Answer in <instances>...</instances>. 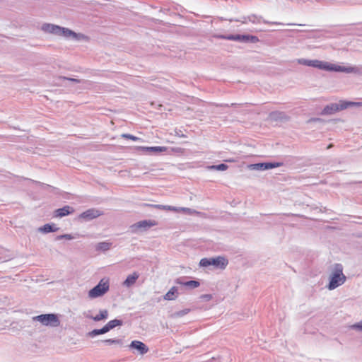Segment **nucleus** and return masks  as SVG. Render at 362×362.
Listing matches in <instances>:
<instances>
[{
	"instance_id": "obj_1",
	"label": "nucleus",
	"mask_w": 362,
	"mask_h": 362,
	"mask_svg": "<svg viewBox=\"0 0 362 362\" xmlns=\"http://www.w3.org/2000/svg\"><path fill=\"white\" fill-rule=\"evenodd\" d=\"M41 30L46 33L53 34L57 36H62L66 38H69L71 37H76V33L69 30V28H63L59 25L51 23L42 24Z\"/></svg>"
},
{
	"instance_id": "obj_2",
	"label": "nucleus",
	"mask_w": 362,
	"mask_h": 362,
	"mask_svg": "<svg viewBox=\"0 0 362 362\" xmlns=\"http://www.w3.org/2000/svg\"><path fill=\"white\" fill-rule=\"evenodd\" d=\"M346 277L343 274V267L341 264H335L334 271L329 276L327 288L334 290L346 281Z\"/></svg>"
},
{
	"instance_id": "obj_3",
	"label": "nucleus",
	"mask_w": 362,
	"mask_h": 362,
	"mask_svg": "<svg viewBox=\"0 0 362 362\" xmlns=\"http://www.w3.org/2000/svg\"><path fill=\"white\" fill-rule=\"evenodd\" d=\"M359 103L351 101L341 100L339 103H331L326 105L322 110L321 115H330L338 111L345 110L349 107L358 105Z\"/></svg>"
},
{
	"instance_id": "obj_4",
	"label": "nucleus",
	"mask_w": 362,
	"mask_h": 362,
	"mask_svg": "<svg viewBox=\"0 0 362 362\" xmlns=\"http://www.w3.org/2000/svg\"><path fill=\"white\" fill-rule=\"evenodd\" d=\"M33 321H37L45 326L57 327L60 325L58 315L54 313L42 314L33 317Z\"/></svg>"
},
{
	"instance_id": "obj_5",
	"label": "nucleus",
	"mask_w": 362,
	"mask_h": 362,
	"mask_svg": "<svg viewBox=\"0 0 362 362\" xmlns=\"http://www.w3.org/2000/svg\"><path fill=\"white\" fill-rule=\"evenodd\" d=\"M110 288L108 280L101 279L99 283L88 291V297L91 299L104 296Z\"/></svg>"
},
{
	"instance_id": "obj_6",
	"label": "nucleus",
	"mask_w": 362,
	"mask_h": 362,
	"mask_svg": "<svg viewBox=\"0 0 362 362\" xmlns=\"http://www.w3.org/2000/svg\"><path fill=\"white\" fill-rule=\"evenodd\" d=\"M325 70L336 72L362 74V67L343 66L328 62H327Z\"/></svg>"
},
{
	"instance_id": "obj_7",
	"label": "nucleus",
	"mask_w": 362,
	"mask_h": 362,
	"mask_svg": "<svg viewBox=\"0 0 362 362\" xmlns=\"http://www.w3.org/2000/svg\"><path fill=\"white\" fill-rule=\"evenodd\" d=\"M282 165L283 163L279 162H264L251 164L249 165V168L253 170L264 171Z\"/></svg>"
},
{
	"instance_id": "obj_8",
	"label": "nucleus",
	"mask_w": 362,
	"mask_h": 362,
	"mask_svg": "<svg viewBox=\"0 0 362 362\" xmlns=\"http://www.w3.org/2000/svg\"><path fill=\"white\" fill-rule=\"evenodd\" d=\"M156 224L157 223L154 220H143L133 224L131 228L132 232L145 231Z\"/></svg>"
},
{
	"instance_id": "obj_9",
	"label": "nucleus",
	"mask_w": 362,
	"mask_h": 362,
	"mask_svg": "<svg viewBox=\"0 0 362 362\" xmlns=\"http://www.w3.org/2000/svg\"><path fill=\"white\" fill-rule=\"evenodd\" d=\"M297 62L299 64L303 65V66L315 67V68H317L321 70H325V69H326L327 62H322L320 60H317V59L311 60V59L301 58V59H298L297 60Z\"/></svg>"
},
{
	"instance_id": "obj_10",
	"label": "nucleus",
	"mask_w": 362,
	"mask_h": 362,
	"mask_svg": "<svg viewBox=\"0 0 362 362\" xmlns=\"http://www.w3.org/2000/svg\"><path fill=\"white\" fill-rule=\"evenodd\" d=\"M136 148L138 151L147 154H158L168 150L165 146H136Z\"/></svg>"
},
{
	"instance_id": "obj_11",
	"label": "nucleus",
	"mask_w": 362,
	"mask_h": 362,
	"mask_svg": "<svg viewBox=\"0 0 362 362\" xmlns=\"http://www.w3.org/2000/svg\"><path fill=\"white\" fill-rule=\"evenodd\" d=\"M103 213L100 210L92 208L81 213L79 215L78 218L83 219L86 221H89L99 217Z\"/></svg>"
},
{
	"instance_id": "obj_12",
	"label": "nucleus",
	"mask_w": 362,
	"mask_h": 362,
	"mask_svg": "<svg viewBox=\"0 0 362 362\" xmlns=\"http://www.w3.org/2000/svg\"><path fill=\"white\" fill-rule=\"evenodd\" d=\"M130 349H136L141 355L146 354L148 351V347L142 341L134 340L129 345Z\"/></svg>"
},
{
	"instance_id": "obj_13",
	"label": "nucleus",
	"mask_w": 362,
	"mask_h": 362,
	"mask_svg": "<svg viewBox=\"0 0 362 362\" xmlns=\"http://www.w3.org/2000/svg\"><path fill=\"white\" fill-rule=\"evenodd\" d=\"M74 212V209L73 207L66 205L62 208L56 209L54 212V216L55 217H64L70 214H72Z\"/></svg>"
},
{
	"instance_id": "obj_14",
	"label": "nucleus",
	"mask_w": 362,
	"mask_h": 362,
	"mask_svg": "<svg viewBox=\"0 0 362 362\" xmlns=\"http://www.w3.org/2000/svg\"><path fill=\"white\" fill-rule=\"evenodd\" d=\"M211 266L216 268L224 269L228 264V260L223 257H216L211 258Z\"/></svg>"
},
{
	"instance_id": "obj_15",
	"label": "nucleus",
	"mask_w": 362,
	"mask_h": 362,
	"mask_svg": "<svg viewBox=\"0 0 362 362\" xmlns=\"http://www.w3.org/2000/svg\"><path fill=\"white\" fill-rule=\"evenodd\" d=\"M176 283L177 284H180L182 286L189 287L190 288H195L200 286V283L197 280H189L185 281L182 278H179L176 280Z\"/></svg>"
},
{
	"instance_id": "obj_16",
	"label": "nucleus",
	"mask_w": 362,
	"mask_h": 362,
	"mask_svg": "<svg viewBox=\"0 0 362 362\" xmlns=\"http://www.w3.org/2000/svg\"><path fill=\"white\" fill-rule=\"evenodd\" d=\"M85 317L89 319H91L95 322H98L103 320H105L108 317V312L107 310H100V313L95 316H92L89 314L85 313Z\"/></svg>"
},
{
	"instance_id": "obj_17",
	"label": "nucleus",
	"mask_w": 362,
	"mask_h": 362,
	"mask_svg": "<svg viewBox=\"0 0 362 362\" xmlns=\"http://www.w3.org/2000/svg\"><path fill=\"white\" fill-rule=\"evenodd\" d=\"M269 117L275 121H286L288 119V117L284 112L279 111L272 112L269 114Z\"/></svg>"
},
{
	"instance_id": "obj_18",
	"label": "nucleus",
	"mask_w": 362,
	"mask_h": 362,
	"mask_svg": "<svg viewBox=\"0 0 362 362\" xmlns=\"http://www.w3.org/2000/svg\"><path fill=\"white\" fill-rule=\"evenodd\" d=\"M213 37L216 39L228 40L233 41L241 42V35H214Z\"/></svg>"
},
{
	"instance_id": "obj_19",
	"label": "nucleus",
	"mask_w": 362,
	"mask_h": 362,
	"mask_svg": "<svg viewBox=\"0 0 362 362\" xmlns=\"http://www.w3.org/2000/svg\"><path fill=\"white\" fill-rule=\"evenodd\" d=\"M59 228L54 223H46L38 228V231L42 233L56 232Z\"/></svg>"
},
{
	"instance_id": "obj_20",
	"label": "nucleus",
	"mask_w": 362,
	"mask_h": 362,
	"mask_svg": "<svg viewBox=\"0 0 362 362\" xmlns=\"http://www.w3.org/2000/svg\"><path fill=\"white\" fill-rule=\"evenodd\" d=\"M139 276V275L137 272H134L132 274L127 276V279L123 282V285L128 288L131 287L136 283Z\"/></svg>"
},
{
	"instance_id": "obj_21",
	"label": "nucleus",
	"mask_w": 362,
	"mask_h": 362,
	"mask_svg": "<svg viewBox=\"0 0 362 362\" xmlns=\"http://www.w3.org/2000/svg\"><path fill=\"white\" fill-rule=\"evenodd\" d=\"M112 245V243L109 241L100 242L95 245V249L98 252H105L111 248Z\"/></svg>"
},
{
	"instance_id": "obj_22",
	"label": "nucleus",
	"mask_w": 362,
	"mask_h": 362,
	"mask_svg": "<svg viewBox=\"0 0 362 362\" xmlns=\"http://www.w3.org/2000/svg\"><path fill=\"white\" fill-rule=\"evenodd\" d=\"M151 206L156 209L167 210V211H179L180 210H182V211L189 210V209H187V208H180L179 209L175 206H169V205L154 204V205H151Z\"/></svg>"
},
{
	"instance_id": "obj_23",
	"label": "nucleus",
	"mask_w": 362,
	"mask_h": 362,
	"mask_svg": "<svg viewBox=\"0 0 362 362\" xmlns=\"http://www.w3.org/2000/svg\"><path fill=\"white\" fill-rule=\"evenodd\" d=\"M261 19H262V17L257 16L253 14V15H250L247 17H243V21L236 20V21H240L243 23H246L247 21H248L252 23H261Z\"/></svg>"
},
{
	"instance_id": "obj_24",
	"label": "nucleus",
	"mask_w": 362,
	"mask_h": 362,
	"mask_svg": "<svg viewBox=\"0 0 362 362\" xmlns=\"http://www.w3.org/2000/svg\"><path fill=\"white\" fill-rule=\"evenodd\" d=\"M177 289L176 287H172L167 293L164 296V299L168 300H172L177 298Z\"/></svg>"
},
{
	"instance_id": "obj_25",
	"label": "nucleus",
	"mask_w": 362,
	"mask_h": 362,
	"mask_svg": "<svg viewBox=\"0 0 362 362\" xmlns=\"http://www.w3.org/2000/svg\"><path fill=\"white\" fill-rule=\"evenodd\" d=\"M241 42H250V43H256L259 42V38L255 35H241Z\"/></svg>"
},
{
	"instance_id": "obj_26",
	"label": "nucleus",
	"mask_w": 362,
	"mask_h": 362,
	"mask_svg": "<svg viewBox=\"0 0 362 362\" xmlns=\"http://www.w3.org/2000/svg\"><path fill=\"white\" fill-rule=\"evenodd\" d=\"M107 325L111 330L117 326H122L123 325V321L122 320L115 319L109 321Z\"/></svg>"
},
{
	"instance_id": "obj_27",
	"label": "nucleus",
	"mask_w": 362,
	"mask_h": 362,
	"mask_svg": "<svg viewBox=\"0 0 362 362\" xmlns=\"http://www.w3.org/2000/svg\"><path fill=\"white\" fill-rule=\"evenodd\" d=\"M208 168L209 170H220V171H224L226 170L228 168V166L225 163H221L218 165H213L208 166Z\"/></svg>"
},
{
	"instance_id": "obj_28",
	"label": "nucleus",
	"mask_w": 362,
	"mask_h": 362,
	"mask_svg": "<svg viewBox=\"0 0 362 362\" xmlns=\"http://www.w3.org/2000/svg\"><path fill=\"white\" fill-rule=\"evenodd\" d=\"M79 235L76 234V235H73L71 234H63V235H57L55 239L56 240H62V239H66V240H73L74 238H76L77 237H78Z\"/></svg>"
},
{
	"instance_id": "obj_29",
	"label": "nucleus",
	"mask_w": 362,
	"mask_h": 362,
	"mask_svg": "<svg viewBox=\"0 0 362 362\" xmlns=\"http://www.w3.org/2000/svg\"><path fill=\"white\" fill-rule=\"evenodd\" d=\"M102 342L104 344H106L107 345H111V344L122 345V340L119 339H108L103 340Z\"/></svg>"
},
{
	"instance_id": "obj_30",
	"label": "nucleus",
	"mask_w": 362,
	"mask_h": 362,
	"mask_svg": "<svg viewBox=\"0 0 362 362\" xmlns=\"http://www.w3.org/2000/svg\"><path fill=\"white\" fill-rule=\"evenodd\" d=\"M189 312H190V309L185 308L184 310H180V311L175 312L173 314V317H183L184 315L188 314Z\"/></svg>"
},
{
	"instance_id": "obj_31",
	"label": "nucleus",
	"mask_w": 362,
	"mask_h": 362,
	"mask_svg": "<svg viewBox=\"0 0 362 362\" xmlns=\"http://www.w3.org/2000/svg\"><path fill=\"white\" fill-rule=\"evenodd\" d=\"M199 266L202 267L211 266V258H202L199 262Z\"/></svg>"
},
{
	"instance_id": "obj_32",
	"label": "nucleus",
	"mask_w": 362,
	"mask_h": 362,
	"mask_svg": "<svg viewBox=\"0 0 362 362\" xmlns=\"http://www.w3.org/2000/svg\"><path fill=\"white\" fill-rule=\"evenodd\" d=\"M122 138H125V139H131V140L134 141L141 140V138L135 136H134L132 134H122Z\"/></svg>"
},
{
	"instance_id": "obj_33",
	"label": "nucleus",
	"mask_w": 362,
	"mask_h": 362,
	"mask_svg": "<svg viewBox=\"0 0 362 362\" xmlns=\"http://www.w3.org/2000/svg\"><path fill=\"white\" fill-rule=\"evenodd\" d=\"M100 334H103L100 329H95L87 334L88 337H94Z\"/></svg>"
},
{
	"instance_id": "obj_34",
	"label": "nucleus",
	"mask_w": 362,
	"mask_h": 362,
	"mask_svg": "<svg viewBox=\"0 0 362 362\" xmlns=\"http://www.w3.org/2000/svg\"><path fill=\"white\" fill-rule=\"evenodd\" d=\"M351 328L354 329L362 331V320L360 321L359 322H357V323H355L354 325H353L351 326Z\"/></svg>"
},
{
	"instance_id": "obj_35",
	"label": "nucleus",
	"mask_w": 362,
	"mask_h": 362,
	"mask_svg": "<svg viewBox=\"0 0 362 362\" xmlns=\"http://www.w3.org/2000/svg\"><path fill=\"white\" fill-rule=\"evenodd\" d=\"M100 330H101V332H102L103 334L108 332L109 331H110V328H109V327L107 326V324L104 327L100 328Z\"/></svg>"
},
{
	"instance_id": "obj_36",
	"label": "nucleus",
	"mask_w": 362,
	"mask_h": 362,
	"mask_svg": "<svg viewBox=\"0 0 362 362\" xmlns=\"http://www.w3.org/2000/svg\"><path fill=\"white\" fill-rule=\"evenodd\" d=\"M171 150L175 153H182V149L180 147L172 148Z\"/></svg>"
},
{
	"instance_id": "obj_37",
	"label": "nucleus",
	"mask_w": 362,
	"mask_h": 362,
	"mask_svg": "<svg viewBox=\"0 0 362 362\" xmlns=\"http://www.w3.org/2000/svg\"><path fill=\"white\" fill-rule=\"evenodd\" d=\"M175 134L178 136L179 137H185L186 136L183 134H182V132L180 130L177 131L175 130Z\"/></svg>"
},
{
	"instance_id": "obj_38",
	"label": "nucleus",
	"mask_w": 362,
	"mask_h": 362,
	"mask_svg": "<svg viewBox=\"0 0 362 362\" xmlns=\"http://www.w3.org/2000/svg\"><path fill=\"white\" fill-rule=\"evenodd\" d=\"M64 78L65 80L71 81L76 82V83H79V80H78V79H76V78H66V77H64Z\"/></svg>"
},
{
	"instance_id": "obj_39",
	"label": "nucleus",
	"mask_w": 362,
	"mask_h": 362,
	"mask_svg": "<svg viewBox=\"0 0 362 362\" xmlns=\"http://www.w3.org/2000/svg\"><path fill=\"white\" fill-rule=\"evenodd\" d=\"M202 298L209 300L211 298V296L209 294L203 295V296H202Z\"/></svg>"
},
{
	"instance_id": "obj_40",
	"label": "nucleus",
	"mask_w": 362,
	"mask_h": 362,
	"mask_svg": "<svg viewBox=\"0 0 362 362\" xmlns=\"http://www.w3.org/2000/svg\"><path fill=\"white\" fill-rule=\"evenodd\" d=\"M262 22H263L264 23H265V24H279L278 23H275V22H269V21H265V20H264Z\"/></svg>"
},
{
	"instance_id": "obj_41",
	"label": "nucleus",
	"mask_w": 362,
	"mask_h": 362,
	"mask_svg": "<svg viewBox=\"0 0 362 362\" xmlns=\"http://www.w3.org/2000/svg\"><path fill=\"white\" fill-rule=\"evenodd\" d=\"M331 146H332V145L330 144V145L328 146L327 148H329Z\"/></svg>"
}]
</instances>
